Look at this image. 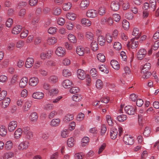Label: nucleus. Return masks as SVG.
Wrapping results in <instances>:
<instances>
[{
  "label": "nucleus",
  "mask_w": 159,
  "mask_h": 159,
  "mask_svg": "<svg viewBox=\"0 0 159 159\" xmlns=\"http://www.w3.org/2000/svg\"><path fill=\"white\" fill-rule=\"evenodd\" d=\"M23 137L26 140H30L33 137V132L30 127L25 126L23 128Z\"/></svg>",
  "instance_id": "f257e3e1"
},
{
  "label": "nucleus",
  "mask_w": 159,
  "mask_h": 159,
  "mask_svg": "<svg viewBox=\"0 0 159 159\" xmlns=\"http://www.w3.org/2000/svg\"><path fill=\"white\" fill-rule=\"evenodd\" d=\"M123 141L125 144L129 145H132L134 143V139L131 136L128 134L124 136Z\"/></svg>",
  "instance_id": "f03ea898"
},
{
  "label": "nucleus",
  "mask_w": 159,
  "mask_h": 159,
  "mask_svg": "<svg viewBox=\"0 0 159 159\" xmlns=\"http://www.w3.org/2000/svg\"><path fill=\"white\" fill-rule=\"evenodd\" d=\"M29 146V143L27 141H24L20 143L18 145V149L20 151H23L27 149Z\"/></svg>",
  "instance_id": "7ed1b4c3"
},
{
  "label": "nucleus",
  "mask_w": 159,
  "mask_h": 159,
  "mask_svg": "<svg viewBox=\"0 0 159 159\" xmlns=\"http://www.w3.org/2000/svg\"><path fill=\"white\" fill-rule=\"evenodd\" d=\"M98 14L97 11L93 9L88 10L86 13L87 16L91 18H94L96 17Z\"/></svg>",
  "instance_id": "20e7f679"
},
{
  "label": "nucleus",
  "mask_w": 159,
  "mask_h": 159,
  "mask_svg": "<svg viewBox=\"0 0 159 159\" xmlns=\"http://www.w3.org/2000/svg\"><path fill=\"white\" fill-rule=\"evenodd\" d=\"M147 51L144 48H141L139 49L137 54V57L139 60L142 59L146 56Z\"/></svg>",
  "instance_id": "39448f33"
},
{
  "label": "nucleus",
  "mask_w": 159,
  "mask_h": 159,
  "mask_svg": "<svg viewBox=\"0 0 159 159\" xmlns=\"http://www.w3.org/2000/svg\"><path fill=\"white\" fill-rule=\"evenodd\" d=\"M56 54L59 57H62L65 55L66 51L64 48L59 47L56 49L55 51Z\"/></svg>",
  "instance_id": "423d86ee"
},
{
  "label": "nucleus",
  "mask_w": 159,
  "mask_h": 159,
  "mask_svg": "<svg viewBox=\"0 0 159 159\" xmlns=\"http://www.w3.org/2000/svg\"><path fill=\"white\" fill-rule=\"evenodd\" d=\"M17 122L16 121H12L10 122L8 126V129L10 132H13L17 126Z\"/></svg>",
  "instance_id": "0eeeda50"
},
{
  "label": "nucleus",
  "mask_w": 159,
  "mask_h": 159,
  "mask_svg": "<svg viewBox=\"0 0 159 159\" xmlns=\"http://www.w3.org/2000/svg\"><path fill=\"white\" fill-rule=\"evenodd\" d=\"M39 82V80L37 77H34L30 79L29 83L30 86L34 87L38 84Z\"/></svg>",
  "instance_id": "6e6552de"
},
{
  "label": "nucleus",
  "mask_w": 159,
  "mask_h": 159,
  "mask_svg": "<svg viewBox=\"0 0 159 159\" xmlns=\"http://www.w3.org/2000/svg\"><path fill=\"white\" fill-rule=\"evenodd\" d=\"M139 42L138 41H134V39H131L127 44V47L129 48H130L132 49L135 48H137L138 46Z\"/></svg>",
  "instance_id": "1a4fd4ad"
},
{
  "label": "nucleus",
  "mask_w": 159,
  "mask_h": 159,
  "mask_svg": "<svg viewBox=\"0 0 159 159\" xmlns=\"http://www.w3.org/2000/svg\"><path fill=\"white\" fill-rule=\"evenodd\" d=\"M72 84V82L69 79L64 80L62 83L61 85L65 89L70 88Z\"/></svg>",
  "instance_id": "9d476101"
},
{
  "label": "nucleus",
  "mask_w": 159,
  "mask_h": 159,
  "mask_svg": "<svg viewBox=\"0 0 159 159\" xmlns=\"http://www.w3.org/2000/svg\"><path fill=\"white\" fill-rule=\"evenodd\" d=\"M77 75L78 78L81 80H83L86 77V74L85 71L81 69H79L77 70Z\"/></svg>",
  "instance_id": "9b49d317"
},
{
  "label": "nucleus",
  "mask_w": 159,
  "mask_h": 159,
  "mask_svg": "<svg viewBox=\"0 0 159 159\" xmlns=\"http://www.w3.org/2000/svg\"><path fill=\"white\" fill-rule=\"evenodd\" d=\"M34 63V60L33 58L29 57L25 61V67L28 68L31 67Z\"/></svg>",
  "instance_id": "f8f14e48"
},
{
  "label": "nucleus",
  "mask_w": 159,
  "mask_h": 159,
  "mask_svg": "<svg viewBox=\"0 0 159 159\" xmlns=\"http://www.w3.org/2000/svg\"><path fill=\"white\" fill-rule=\"evenodd\" d=\"M125 112L129 115H133L135 113V109L134 108L130 106H126L124 108Z\"/></svg>",
  "instance_id": "ddd939ff"
},
{
  "label": "nucleus",
  "mask_w": 159,
  "mask_h": 159,
  "mask_svg": "<svg viewBox=\"0 0 159 159\" xmlns=\"http://www.w3.org/2000/svg\"><path fill=\"white\" fill-rule=\"evenodd\" d=\"M28 82V79L27 77H22L20 80L19 86L21 88H24L27 85Z\"/></svg>",
  "instance_id": "4468645a"
},
{
  "label": "nucleus",
  "mask_w": 159,
  "mask_h": 159,
  "mask_svg": "<svg viewBox=\"0 0 159 159\" xmlns=\"http://www.w3.org/2000/svg\"><path fill=\"white\" fill-rule=\"evenodd\" d=\"M110 6L111 9L114 11H118L120 7L119 3L117 1L112 2Z\"/></svg>",
  "instance_id": "2eb2a0df"
},
{
  "label": "nucleus",
  "mask_w": 159,
  "mask_h": 159,
  "mask_svg": "<svg viewBox=\"0 0 159 159\" xmlns=\"http://www.w3.org/2000/svg\"><path fill=\"white\" fill-rule=\"evenodd\" d=\"M44 96V94L43 93L39 91L34 93L32 95L34 98L37 99H41L43 98Z\"/></svg>",
  "instance_id": "dca6fc26"
},
{
  "label": "nucleus",
  "mask_w": 159,
  "mask_h": 159,
  "mask_svg": "<svg viewBox=\"0 0 159 159\" xmlns=\"http://www.w3.org/2000/svg\"><path fill=\"white\" fill-rule=\"evenodd\" d=\"M38 115L36 112H33L30 114L29 116V120L32 122H35L38 120Z\"/></svg>",
  "instance_id": "f3484780"
},
{
  "label": "nucleus",
  "mask_w": 159,
  "mask_h": 159,
  "mask_svg": "<svg viewBox=\"0 0 159 159\" xmlns=\"http://www.w3.org/2000/svg\"><path fill=\"white\" fill-rule=\"evenodd\" d=\"M32 105V102L30 101H26L24 103L23 111L24 112L28 111Z\"/></svg>",
  "instance_id": "a211bd4d"
},
{
  "label": "nucleus",
  "mask_w": 159,
  "mask_h": 159,
  "mask_svg": "<svg viewBox=\"0 0 159 159\" xmlns=\"http://www.w3.org/2000/svg\"><path fill=\"white\" fill-rule=\"evenodd\" d=\"M89 0H82L80 4V7L82 9L84 10L89 7Z\"/></svg>",
  "instance_id": "6ab92c4d"
},
{
  "label": "nucleus",
  "mask_w": 159,
  "mask_h": 159,
  "mask_svg": "<svg viewBox=\"0 0 159 159\" xmlns=\"http://www.w3.org/2000/svg\"><path fill=\"white\" fill-rule=\"evenodd\" d=\"M110 134L111 139H115L117 137L118 134L117 129L113 127L111 128L110 131Z\"/></svg>",
  "instance_id": "aec40b11"
},
{
  "label": "nucleus",
  "mask_w": 159,
  "mask_h": 159,
  "mask_svg": "<svg viewBox=\"0 0 159 159\" xmlns=\"http://www.w3.org/2000/svg\"><path fill=\"white\" fill-rule=\"evenodd\" d=\"M85 36L86 39L89 40L93 41L94 39V35L91 32L89 31H86L85 33Z\"/></svg>",
  "instance_id": "412c9836"
},
{
  "label": "nucleus",
  "mask_w": 159,
  "mask_h": 159,
  "mask_svg": "<svg viewBox=\"0 0 159 159\" xmlns=\"http://www.w3.org/2000/svg\"><path fill=\"white\" fill-rule=\"evenodd\" d=\"M23 133V129L20 128H18L15 132L14 137L16 139H18L22 136Z\"/></svg>",
  "instance_id": "4be33fe9"
},
{
  "label": "nucleus",
  "mask_w": 159,
  "mask_h": 159,
  "mask_svg": "<svg viewBox=\"0 0 159 159\" xmlns=\"http://www.w3.org/2000/svg\"><path fill=\"white\" fill-rule=\"evenodd\" d=\"M47 43L49 45H53L57 42V39L54 37H48L47 40Z\"/></svg>",
  "instance_id": "5701e85b"
},
{
  "label": "nucleus",
  "mask_w": 159,
  "mask_h": 159,
  "mask_svg": "<svg viewBox=\"0 0 159 159\" xmlns=\"http://www.w3.org/2000/svg\"><path fill=\"white\" fill-rule=\"evenodd\" d=\"M61 120L59 118L54 119L50 122V125L53 127L58 126L60 123Z\"/></svg>",
  "instance_id": "b1692460"
},
{
  "label": "nucleus",
  "mask_w": 159,
  "mask_h": 159,
  "mask_svg": "<svg viewBox=\"0 0 159 159\" xmlns=\"http://www.w3.org/2000/svg\"><path fill=\"white\" fill-rule=\"evenodd\" d=\"M151 68V64L149 63H146L143 66L141 70V73H145L149 71Z\"/></svg>",
  "instance_id": "393cba45"
},
{
  "label": "nucleus",
  "mask_w": 159,
  "mask_h": 159,
  "mask_svg": "<svg viewBox=\"0 0 159 159\" xmlns=\"http://www.w3.org/2000/svg\"><path fill=\"white\" fill-rule=\"evenodd\" d=\"M10 101V99L8 98H6L3 100L1 104V107L3 108L7 107L9 105Z\"/></svg>",
  "instance_id": "a878e982"
},
{
  "label": "nucleus",
  "mask_w": 159,
  "mask_h": 159,
  "mask_svg": "<svg viewBox=\"0 0 159 159\" xmlns=\"http://www.w3.org/2000/svg\"><path fill=\"white\" fill-rule=\"evenodd\" d=\"M21 30V26L20 25H17L15 26L12 30V33L13 34H17Z\"/></svg>",
  "instance_id": "bb28decb"
},
{
  "label": "nucleus",
  "mask_w": 159,
  "mask_h": 159,
  "mask_svg": "<svg viewBox=\"0 0 159 159\" xmlns=\"http://www.w3.org/2000/svg\"><path fill=\"white\" fill-rule=\"evenodd\" d=\"M81 22L82 25L86 27H89L91 25V22L88 19L84 18L81 19Z\"/></svg>",
  "instance_id": "cd10ccee"
},
{
  "label": "nucleus",
  "mask_w": 159,
  "mask_h": 159,
  "mask_svg": "<svg viewBox=\"0 0 159 159\" xmlns=\"http://www.w3.org/2000/svg\"><path fill=\"white\" fill-rule=\"evenodd\" d=\"M61 12V8L58 7H55L52 10V13L55 16H58L60 15Z\"/></svg>",
  "instance_id": "c85d7f7f"
},
{
  "label": "nucleus",
  "mask_w": 159,
  "mask_h": 159,
  "mask_svg": "<svg viewBox=\"0 0 159 159\" xmlns=\"http://www.w3.org/2000/svg\"><path fill=\"white\" fill-rule=\"evenodd\" d=\"M111 65L114 69L118 70L120 68V65L118 62L116 60H112L111 61Z\"/></svg>",
  "instance_id": "c756f323"
},
{
  "label": "nucleus",
  "mask_w": 159,
  "mask_h": 159,
  "mask_svg": "<svg viewBox=\"0 0 159 159\" xmlns=\"http://www.w3.org/2000/svg\"><path fill=\"white\" fill-rule=\"evenodd\" d=\"M49 81L52 84H55L58 81V77L54 75H52L49 76L48 78Z\"/></svg>",
  "instance_id": "7c9ffc66"
},
{
  "label": "nucleus",
  "mask_w": 159,
  "mask_h": 159,
  "mask_svg": "<svg viewBox=\"0 0 159 159\" xmlns=\"http://www.w3.org/2000/svg\"><path fill=\"white\" fill-rule=\"evenodd\" d=\"M68 39L71 43H76V38L74 34H69L68 35Z\"/></svg>",
  "instance_id": "2f4dec72"
},
{
  "label": "nucleus",
  "mask_w": 159,
  "mask_h": 159,
  "mask_svg": "<svg viewBox=\"0 0 159 159\" xmlns=\"http://www.w3.org/2000/svg\"><path fill=\"white\" fill-rule=\"evenodd\" d=\"M74 118V116L72 114H67L63 119V121L66 122H68L72 120Z\"/></svg>",
  "instance_id": "473e14b6"
},
{
  "label": "nucleus",
  "mask_w": 159,
  "mask_h": 159,
  "mask_svg": "<svg viewBox=\"0 0 159 159\" xmlns=\"http://www.w3.org/2000/svg\"><path fill=\"white\" fill-rule=\"evenodd\" d=\"M150 8L152 11H155L156 7V0H150Z\"/></svg>",
  "instance_id": "72a5a7b5"
},
{
  "label": "nucleus",
  "mask_w": 159,
  "mask_h": 159,
  "mask_svg": "<svg viewBox=\"0 0 159 159\" xmlns=\"http://www.w3.org/2000/svg\"><path fill=\"white\" fill-rule=\"evenodd\" d=\"M66 17L69 20H73L76 19V15L74 13L69 12L66 14Z\"/></svg>",
  "instance_id": "f704fd0d"
},
{
  "label": "nucleus",
  "mask_w": 159,
  "mask_h": 159,
  "mask_svg": "<svg viewBox=\"0 0 159 159\" xmlns=\"http://www.w3.org/2000/svg\"><path fill=\"white\" fill-rule=\"evenodd\" d=\"M7 133V128L5 126L1 125L0 126V135L2 136H5Z\"/></svg>",
  "instance_id": "c9c22d12"
},
{
  "label": "nucleus",
  "mask_w": 159,
  "mask_h": 159,
  "mask_svg": "<svg viewBox=\"0 0 159 159\" xmlns=\"http://www.w3.org/2000/svg\"><path fill=\"white\" fill-rule=\"evenodd\" d=\"M76 53L80 56H82L84 54V49L80 46L77 47L76 48Z\"/></svg>",
  "instance_id": "e433bc0d"
},
{
  "label": "nucleus",
  "mask_w": 159,
  "mask_h": 159,
  "mask_svg": "<svg viewBox=\"0 0 159 159\" xmlns=\"http://www.w3.org/2000/svg\"><path fill=\"white\" fill-rule=\"evenodd\" d=\"M97 72L95 68H92L90 70V74L94 79H96L98 78Z\"/></svg>",
  "instance_id": "4c0bfd02"
},
{
  "label": "nucleus",
  "mask_w": 159,
  "mask_h": 159,
  "mask_svg": "<svg viewBox=\"0 0 159 159\" xmlns=\"http://www.w3.org/2000/svg\"><path fill=\"white\" fill-rule=\"evenodd\" d=\"M13 157V154L11 152H8L4 154L2 156L3 159H8Z\"/></svg>",
  "instance_id": "58836bf2"
},
{
  "label": "nucleus",
  "mask_w": 159,
  "mask_h": 159,
  "mask_svg": "<svg viewBox=\"0 0 159 159\" xmlns=\"http://www.w3.org/2000/svg\"><path fill=\"white\" fill-rule=\"evenodd\" d=\"M91 47L92 50L95 51L98 49V45L97 43L95 41L93 40L91 44Z\"/></svg>",
  "instance_id": "ea45409f"
},
{
  "label": "nucleus",
  "mask_w": 159,
  "mask_h": 159,
  "mask_svg": "<svg viewBox=\"0 0 159 159\" xmlns=\"http://www.w3.org/2000/svg\"><path fill=\"white\" fill-rule=\"evenodd\" d=\"M98 41L100 45L102 46L105 44L106 40L104 36L100 35L98 37Z\"/></svg>",
  "instance_id": "a19ab883"
},
{
  "label": "nucleus",
  "mask_w": 159,
  "mask_h": 159,
  "mask_svg": "<svg viewBox=\"0 0 159 159\" xmlns=\"http://www.w3.org/2000/svg\"><path fill=\"white\" fill-rule=\"evenodd\" d=\"M72 99L73 101L78 102L81 100L82 97L80 94H76L72 96Z\"/></svg>",
  "instance_id": "79ce46f5"
},
{
  "label": "nucleus",
  "mask_w": 159,
  "mask_h": 159,
  "mask_svg": "<svg viewBox=\"0 0 159 159\" xmlns=\"http://www.w3.org/2000/svg\"><path fill=\"white\" fill-rule=\"evenodd\" d=\"M89 139L88 137H84L81 140V146L83 147L87 145L89 143Z\"/></svg>",
  "instance_id": "37998d69"
},
{
  "label": "nucleus",
  "mask_w": 159,
  "mask_h": 159,
  "mask_svg": "<svg viewBox=\"0 0 159 159\" xmlns=\"http://www.w3.org/2000/svg\"><path fill=\"white\" fill-rule=\"evenodd\" d=\"M97 58L98 60L101 62H104L105 61V57L103 54L98 53L97 55Z\"/></svg>",
  "instance_id": "c03bdc74"
},
{
  "label": "nucleus",
  "mask_w": 159,
  "mask_h": 159,
  "mask_svg": "<svg viewBox=\"0 0 159 159\" xmlns=\"http://www.w3.org/2000/svg\"><path fill=\"white\" fill-rule=\"evenodd\" d=\"M62 74L65 77H68L71 75L70 71L67 69H64L62 71Z\"/></svg>",
  "instance_id": "a18cd8bd"
},
{
  "label": "nucleus",
  "mask_w": 159,
  "mask_h": 159,
  "mask_svg": "<svg viewBox=\"0 0 159 159\" xmlns=\"http://www.w3.org/2000/svg\"><path fill=\"white\" fill-rule=\"evenodd\" d=\"M72 7V4L70 2L65 3L63 6V9L67 11L70 9Z\"/></svg>",
  "instance_id": "49530a36"
},
{
  "label": "nucleus",
  "mask_w": 159,
  "mask_h": 159,
  "mask_svg": "<svg viewBox=\"0 0 159 159\" xmlns=\"http://www.w3.org/2000/svg\"><path fill=\"white\" fill-rule=\"evenodd\" d=\"M74 139L73 137H70L68 139L67 141L68 146L70 147L73 146L74 144Z\"/></svg>",
  "instance_id": "de8ad7c7"
},
{
  "label": "nucleus",
  "mask_w": 159,
  "mask_h": 159,
  "mask_svg": "<svg viewBox=\"0 0 159 159\" xmlns=\"http://www.w3.org/2000/svg\"><path fill=\"white\" fill-rule=\"evenodd\" d=\"M13 143L11 140L7 141L5 145V148L7 150H10L11 148L13 146Z\"/></svg>",
  "instance_id": "09e8293b"
},
{
  "label": "nucleus",
  "mask_w": 159,
  "mask_h": 159,
  "mask_svg": "<svg viewBox=\"0 0 159 159\" xmlns=\"http://www.w3.org/2000/svg\"><path fill=\"white\" fill-rule=\"evenodd\" d=\"M129 23L127 20H124L123 21L122 26L124 30H128L129 28Z\"/></svg>",
  "instance_id": "8fccbe9b"
},
{
  "label": "nucleus",
  "mask_w": 159,
  "mask_h": 159,
  "mask_svg": "<svg viewBox=\"0 0 159 159\" xmlns=\"http://www.w3.org/2000/svg\"><path fill=\"white\" fill-rule=\"evenodd\" d=\"M69 131L67 129H63L61 133V136L63 138H66L68 136Z\"/></svg>",
  "instance_id": "3c124183"
},
{
  "label": "nucleus",
  "mask_w": 159,
  "mask_h": 159,
  "mask_svg": "<svg viewBox=\"0 0 159 159\" xmlns=\"http://www.w3.org/2000/svg\"><path fill=\"white\" fill-rule=\"evenodd\" d=\"M127 116L124 115H120L117 116V119L120 122H122L125 120L127 119Z\"/></svg>",
  "instance_id": "603ef678"
},
{
  "label": "nucleus",
  "mask_w": 159,
  "mask_h": 159,
  "mask_svg": "<svg viewBox=\"0 0 159 159\" xmlns=\"http://www.w3.org/2000/svg\"><path fill=\"white\" fill-rule=\"evenodd\" d=\"M103 86V84L102 81L99 79L98 80L96 81V86L98 89H101Z\"/></svg>",
  "instance_id": "864d4df0"
},
{
  "label": "nucleus",
  "mask_w": 159,
  "mask_h": 159,
  "mask_svg": "<svg viewBox=\"0 0 159 159\" xmlns=\"http://www.w3.org/2000/svg\"><path fill=\"white\" fill-rule=\"evenodd\" d=\"M106 119L107 122L110 126H112L113 125V123L112 121V119L110 115H107L106 116Z\"/></svg>",
  "instance_id": "5fc2aeb1"
},
{
  "label": "nucleus",
  "mask_w": 159,
  "mask_h": 159,
  "mask_svg": "<svg viewBox=\"0 0 159 159\" xmlns=\"http://www.w3.org/2000/svg\"><path fill=\"white\" fill-rule=\"evenodd\" d=\"M57 29L56 27H51L48 30V32L49 34H53L57 32Z\"/></svg>",
  "instance_id": "6e6d98bb"
},
{
  "label": "nucleus",
  "mask_w": 159,
  "mask_h": 159,
  "mask_svg": "<svg viewBox=\"0 0 159 159\" xmlns=\"http://www.w3.org/2000/svg\"><path fill=\"white\" fill-rule=\"evenodd\" d=\"M98 68L101 71L104 73L107 74L109 72L108 70L103 65L99 66Z\"/></svg>",
  "instance_id": "4d7b16f0"
},
{
  "label": "nucleus",
  "mask_w": 159,
  "mask_h": 159,
  "mask_svg": "<svg viewBox=\"0 0 159 159\" xmlns=\"http://www.w3.org/2000/svg\"><path fill=\"white\" fill-rule=\"evenodd\" d=\"M53 107V105L52 104H48L45 105L43 107V109L47 111L52 110Z\"/></svg>",
  "instance_id": "13d9d810"
},
{
  "label": "nucleus",
  "mask_w": 159,
  "mask_h": 159,
  "mask_svg": "<svg viewBox=\"0 0 159 159\" xmlns=\"http://www.w3.org/2000/svg\"><path fill=\"white\" fill-rule=\"evenodd\" d=\"M114 48L116 50H119L121 48L122 46L119 42H115L114 44Z\"/></svg>",
  "instance_id": "bf43d9fd"
},
{
  "label": "nucleus",
  "mask_w": 159,
  "mask_h": 159,
  "mask_svg": "<svg viewBox=\"0 0 159 159\" xmlns=\"http://www.w3.org/2000/svg\"><path fill=\"white\" fill-rule=\"evenodd\" d=\"M98 11L100 15L102 16L106 13V8L104 7H101L99 8Z\"/></svg>",
  "instance_id": "052dcab7"
},
{
  "label": "nucleus",
  "mask_w": 159,
  "mask_h": 159,
  "mask_svg": "<svg viewBox=\"0 0 159 159\" xmlns=\"http://www.w3.org/2000/svg\"><path fill=\"white\" fill-rule=\"evenodd\" d=\"M107 127L106 125H102L101 126L100 134L101 135H104L107 131Z\"/></svg>",
  "instance_id": "680f3d73"
},
{
  "label": "nucleus",
  "mask_w": 159,
  "mask_h": 159,
  "mask_svg": "<svg viewBox=\"0 0 159 159\" xmlns=\"http://www.w3.org/2000/svg\"><path fill=\"white\" fill-rule=\"evenodd\" d=\"M150 133V130L149 127H147L145 128L143 133V135L146 136L148 137Z\"/></svg>",
  "instance_id": "e2e57ef3"
},
{
  "label": "nucleus",
  "mask_w": 159,
  "mask_h": 159,
  "mask_svg": "<svg viewBox=\"0 0 159 159\" xmlns=\"http://www.w3.org/2000/svg\"><path fill=\"white\" fill-rule=\"evenodd\" d=\"M142 77L144 79H146L149 78L151 76L152 74L151 72H147L145 73H141Z\"/></svg>",
  "instance_id": "0e129e2a"
},
{
  "label": "nucleus",
  "mask_w": 159,
  "mask_h": 159,
  "mask_svg": "<svg viewBox=\"0 0 159 159\" xmlns=\"http://www.w3.org/2000/svg\"><path fill=\"white\" fill-rule=\"evenodd\" d=\"M15 44L12 42L8 44L7 46V49L8 50H13L15 47Z\"/></svg>",
  "instance_id": "69168bd1"
},
{
  "label": "nucleus",
  "mask_w": 159,
  "mask_h": 159,
  "mask_svg": "<svg viewBox=\"0 0 159 159\" xmlns=\"http://www.w3.org/2000/svg\"><path fill=\"white\" fill-rule=\"evenodd\" d=\"M7 94V92L5 90L1 91L0 93V101L3 100L6 97Z\"/></svg>",
  "instance_id": "338daca9"
},
{
  "label": "nucleus",
  "mask_w": 159,
  "mask_h": 159,
  "mask_svg": "<svg viewBox=\"0 0 159 159\" xmlns=\"http://www.w3.org/2000/svg\"><path fill=\"white\" fill-rule=\"evenodd\" d=\"M159 47V40L156 41L152 47V49L154 50H156Z\"/></svg>",
  "instance_id": "774afa93"
}]
</instances>
